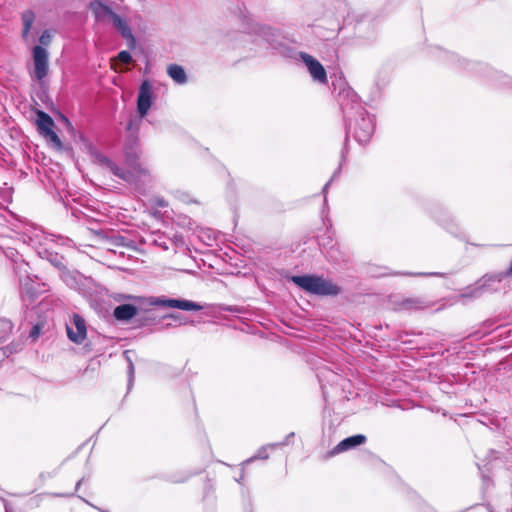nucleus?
Segmentation results:
<instances>
[{
  "label": "nucleus",
  "instance_id": "obj_1",
  "mask_svg": "<svg viewBox=\"0 0 512 512\" xmlns=\"http://www.w3.org/2000/svg\"><path fill=\"white\" fill-rule=\"evenodd\" d=\"M140 152L137 147V142H135V148L130 147L125 151L126 163L128 165V169L125 170L119 167L117 164L112 162L108 157L104 156L101 153H95L94 158L96 163L107 168L111 173L115 176L121 178L122 180L138 185L140 181L145 182L150 178V174L147 168L143 167L139 162Z\"/></svg>",
  "mask_w": 512,
  "mask_h": 512
},
{
  "label": "nucleus",
  "instance_id": "obj_2",
  "mask_svg": "<svg viewBox=\"0 0 512 512\" xmlns=\"http://www.w3.org/2000/svg\"><path fill=\"white\" fill-rule=\"evenodd\" d=\"M301 289L316 295H337L340 288L329 280L314 275L293 276L291 278Z\"/></svg>",
  "mask_w": 512,
  "mask_h": 512
},
{
  "label": "nucleus",
  "instance_id": "obj_3",
  "mask_svg": "<svg viewBox=\"0 0 512 512\" xmlns=\"http://www.w3.org/2000/svg\"><path fill=\"white\" fill-rule=\"evenodd\" d=\"M33 76L41 82L49 73V53L42 46H35L32 49Z\"/></svg>",
  "mask_w": 512,
  "mask_h": 512
},
{
  "label": "nucleus",
  "instance_id": "obj_4",
  "mask_svg": "<svg viewBox=\"0 0 512 512\" xmlns=\"http://www.w3.org/2000/svg\"><path fill=\"white\" fill-rule=\"evenodd\" d=\"M37 127L41 135L49 139L57 148L62 147V143L58 135L53 131L54 121L45 112H37Z\"/></svg>",
  "mask_w": 512,
  "mask_h": 512
},
{
  "label": "nucleus",
  "instance_id": "obj_5",
  "mask_svg": "<svg viewBox=\"0 0 512 512\" xmlns=\"http://www.w3.org/2000/svg\"><path fill=\"white\" fill-rule=\"evenodd\" d=\"M150 303L156 306L177 308L185 311H199L202 309V306L196 302L185 299H165L156 297L152 298Z\"/></svg>",
  "mask_w": 512,
  "mask_h": 512
},
{
  "label": "nucleus",
  "instance_id": "obj_6",
  "mask_svg": "<svg viewBox=\"0 0 512 512\" xmlns=\"http://www.w3.org/2000/svg\"><path fill=\"white\" fill-rule=\"evenodd\" d=\"M152 102V86L149 81L145 80L140 85L137 97V112L140 117L147 115L152 106Z\"/></svg>",
  "mask_w": 512,
  "mask_h": 512
},
{
  "label": "nucleus",
  "instance_id": "obj_7",
  "mask_svg": "<svg viewBox=\"0 0 512 512\" xmlns=\"http://www.w3.org/2000/svg\"><path fill=\"white\" fill-rule=\"evenodd\" d=\"M66 330L68 338L76 344L82 343L87 335L85 321L78 314L73 315L71 325H67Z\"/></svg>",
  "mask_w": 512,
  "mask_h": 512
},
{
  "label": "nucleus",
  "instance_id": "obj_8",
  "mask_svg": "<svg viewBox=\"0 0 512 512\" xmlns=\"http://www.w3.org/2000/svg\"><path fill=\"white\" fill-rule=\"evenodd\" d=\"M374 132V122L370 116H362L354 127V137L359 143H367Z\"/></svg>",
  "mask_w": 512,
  "mask_h": 512
},
{
  "label": "nucleus",
  "instance_id": "obj_9",
  "mask_svg": "<svg viewBox=\"0 0 512 512\" xmlns=\"http://www.w3.org/2000/svg\"><path fill=\"white\" fill-rule=\"evenodd\" d=\"M431 307V303L422 297H407L396 302L398 311L417 312Z\"/></svg>",
  "mask_w": 512,
  "mask_h": 512
},
{
  "label": "nucleus",
  "instance_id": "obj_10",
  "mask_svg": "<svg viewBox=\"0 0 512 512\" xmlns=\"http://www.w3.org/2000/svg\"><path fill=\"white\" fill-rule=\"evenodd\" d=\"M301 59L306 64L314 80L323 84L327 83L326 71L317 59L307 53H301Z\"/></svg>",
  "mask_w": 512,
  "mask_h": 512
},
{
  "label": "nucleus",
  "instance_id": "obj_11",
  "mask_svg": "<svg viewBox=\"0 0 512 512\" xmlns=\"http://www.w3.org/2000/svg\"><path fill=\"white\" fill-rule=\"evenodd\" d=\"M365 442H366V437L364 435L358 434V435L350 436L348 438H345L341 442H339L334 447L331 454L334 455V454H338V453L347 451V450L357 447L361 444H364Z\"/></svg>",
  "mask_w": 512,
  "mask_h": 512
},
{
  "label": "nucleus",
  "instance_id": "obj_12",
  "mask_svg": "<svg viewBox=\"0 0 512 512\" xmlns=\"http://www.w3.org/2000/svg\"><path fill=\"white\" fill-rule=\"evenodd\" d=\"M89 7L98 22H103L106 18L111 19L112 15L115 14L107 4L99 0L92 1Z\"/></svg>",
  "mask_w": 512,
  "mask_h": 512
},
{
  "label": "nucleus",
  "instance_id": "obj_13",
  "mask_svg": "<svg viewBox=\"0 0 512 512\" xmlns=\"http://www.w3.org/2000/svg\"><path fill=\"white\" fill-rule=\"evenodd\" d=\"M111 20L113 22V25L119 31L123 38L133 43L135 42V38L133 36L131 28L123 17L115 13L112 15Z\"/></svg>",
  "mask_w": 512,
  "mask_h": 512
},
{
  "label": "nucleus",
  "instance_id": "obj_14",
  "mask_svg": "<svg viewBox=\"0 0 512 512\" xmlns=\"http://www.w3.org/2000/svg\"><path fill=\"white\" fill-rule=\"evenodd\" d=\"M22 20V31L21 37L25 42H29L31 39V28L35 21V14L31 10H26L21 15Z\"/></svg>",
  "mask_w": 512,
  "mask_h": 512
},
{
  "label": "nucleus",
  "instance_id": "obj_15",
  "mask_svg": "<svg viewBox=\"0 0 512 512\" xmlns=\"http://www.w3.org/2000/svg\"><path fill=\"white\" fill-rule=\"evenodd\" d=\"M138 313V308L131 304L119 305L114 309L113 315L117 320L128 321L135 317Z\"/></svg>",
  "mask_w": 512,
  "mask_h": 512
},
{
  "label": "nucleus",
  "instance_id": "obj_16",
  "mask_svg": "<svg viewBox=\"0 0 512 512\" xmlns=\"http://www.w3.org/2000/svg\"><path fill=\"white\" fill-rule=\"evenodd\" d=\"M168 75L178 84H184L187 81L186 73L180 65L171 64L167 68Z\"/></svg>",
  "mask_w": 512,
  "mask_h": 512
},
{
  "label": "nucleus",
  "instance_id": "obj_17",
  "mask_svg": "<svg viewBox=\"0 0 512 512\" xmlns=\"http://www.w3.org/2000/svg\"><path fill=\"white\" fill-rule=\"evenodd\" d=\"M52 41V34L49 30H44L39 37L40 46H49Z\"/></svg>",
  "mask_w": 512,
  "mask_h": 512
},
{
  "label": "nucleus",
  "instance_id": "obj_18",
  "mask_svg": "<svg viewBox=\"0 0 512 512\" xmlns=\"http://www.w3.org/2000/svg\"><path fill=\"white\" fill-rule=\"evenodd\" d=\"M118 59L124 64H129L132 61V56L128 51H121L118 54Z\"/></svg>",
  "mask_w": 512,
  "mask_h": 512
},
{
  "label": "nucleus",
  "instance_id": "obj_19",
  "mask_svg": "<svg viewBox=\"0 0 512 512\" xmlns=\"http://www.w3.org/2000/svg\"><path fill=\"white\" fill-rule=\"evenodd\" d=\"M41 327L39 325H34L30 331L29 337L35 341L40 335Z\"/></svg>",
  "mask_w": 512,
  "mask_h": 512
},
{
  "label": "nucleus",
  "instance_id": "obj_20",
  "mask_svg": "<svg viewBox=\"0 0 512 512\" xmlns=\"http://www.w3.org/2000/svg\"><path fill=\"white\" fill-rule=\"evenodd\" d=\"M481 288H474L469 293L463 294V297H479L481 295Z\"/></svg>",
  "mask_w": 512,
  "mask_h": 512
},
{
  "label": "nucleus",
  "instance_id": "obj_21",
  "mask_svg": "<svg viewBox=\"0 0 512 512\" xmlns=\"http://www.w3.org/2000/svg\"><path fill=\"white\" fill-rule=\"evenodd\" d=\"M154 203L157 207H166L167 206V202L163 199V198H160V197H156L154 199Z\"/></svg>",
  "mask_w": 512,
  "mask_h": 512
},
{
  "label": "nucleus",
  "instance_id": "obj_22",
  "mask_svg": "<svg viewBox=\"0 0 512 512\" xmlns=\"http://www.w3.org/2000/svg\"><path fill=\"white\" fill-rule=\"evenodd\" d=\"M255 458L266 459V458H267V455H266V454H264L262 451H259V454H258Z\"/></svg>",
  "mask_w": 512,
  "mask_h": 512
},
{
  "label": "nucleus",
  "instance_id": "obj_23",
  "mask_svg": "<svg viewBox=\"0 0 512 512\" xmlns=\"http://www.w3.org/2000/svg\"><path fill=\"white\" fill-rule=\"evenodd\" d=\"M330 182L326 183L324 188H323V192L326 193L327 192V189H328V186H329Z\"/></svg>",
  "mask_w": 512,
  "mask_h": 512
},
{
  "label": "nucleus",
  "instance_id": "obj_24",
  "mask_svg": "<svg viewBox=\"0 0 512 512\" xmlns=\"http://www.w3.org/2000/svg\"><path fill=\"white\" fill-rule=\"evenodd\" d=\"M169 317H171V318H173V319H175V320L180 319V316H179V315H174V314L170 315Z\"/></svg>",
  "mask_w": 512,
  "mask_h": 512
},
{
  "label": "nucleus",
  "instance_id": "obj_25",
  "mask_svg": "<svg viewBox=\"0 0 512 512\" xmlns=\"http://www.w3.org/2000/svg\"><path fill=\"white\" fill-rule=\"evenodd\" d=\"M81 482H82V480H79V481L77 482V484H76V489H78V488H79V486L81 485Z\"/></svg>",
  "mask_w": 512,
  "mask_h": 512
},
{
  "label": "nucleus",
  "instance_id": "obj_26",
  "mask_svg": "<svg viewBox=\"0 0 512 512\" xmlns=\"http://www.w3.org/2000/svg\"><path fill=\"white\" fill-rule=\"evenodd\" d=\"M131 128H132V121H130V123L128 124L127 129L130 130Z\"/></svg>",
  "mask_w": 512,
  "mask_h": 512
},
{
  "label": "nucleus",
  "instance_id": "obj_27",
  "mask_svg": "<svg viewBox=\"0 0 512 512\" xmlns=\"http://www.w3.org/2000/svg\"><path fill=\"white\" fill-rule=\"evenodd\" d=\"M130 370H131V372L133 371V364L132 363L130 364Z\"/></svg>",
  "mask_w": 512,
  "mask_h": 512
},
{
  "label": "nucleus",
  "instance_id": "obj_28",
  "mask_svg": "<svg viewBox=\"0 0 512 512\" xmlns=\"http://www.w3.org/2000/svg\"><path fill=\"white\" fill-rule=\"evenodd\" d=\"M101 512H109V511H107V510H101Z\"/></svg>",
  "mask_w": 512,
  "mask_h": 512
}]
</instances>
